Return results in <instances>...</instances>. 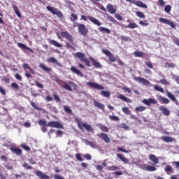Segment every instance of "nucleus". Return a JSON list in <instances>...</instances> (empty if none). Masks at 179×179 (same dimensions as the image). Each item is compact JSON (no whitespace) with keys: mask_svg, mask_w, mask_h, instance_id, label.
Returning <instances> with one entry per match:
<instances>
[{"mask_svg":"<svg viewBox=\"0 0 179 179\" xmlns=\"http://www.w3.org/2000/svg\"><path fill=\"white\" fill-rule=\"evenodd\" d=\"M73 26L74 27H78V32L80 33V34H81V36H83V37H86V36L89 34V29L86 28V25H85L84 24H80L75 22L73 23Z\"/></svg>","mask_w":179,"mask_h":179,"instance_id":"nucleus-1","label":"nucleus"},{"mask_svg":"<svg viewBox=\"0 0 179 179\" xmlns=\"http://www.w3.org/2000/svg\"><path fill=\"white\" fill-rule=\"evenodd\" d=\"M75 121L80 131H83L84 129H86V131L88 132H92L93 131V129L90 124L80 122L78 118H76Z\"/></svg>","mask_w":179,"mask_h":179,"instance_id":"nucleus-2","label":"nucleus"},{"mask_svg":"<svg viewBox=\"0 0 179 179\" xmlns=\"http://www.w3.org/2000/svg\"><path fill=\"white\" fill-rule=\"evenodd\" d=\"M74 57L76 58H79L81 62H85L86 66H88V68H90V66H92V64H90V61H89V59L86 58V55H85V53L78 52L74 55Z\"/></svg>","mask_w":179,"mask_h":179,"instance_id":"nucleus-3","label":"nucleus"},{"mask_svg":"<svg viewBox=\"0 0 179 179\" xmlns=\"http://www.w3.org/2000/svg\"><path fill=\"white\" fill-rule=\"evenodd\" d=\"M47 10L51 12L52 15H56L59 19H62L64 17V14L61 10H58L57 8L51 7L50 6H46Z\"/></svg>","mask_w":179,"mask_h":179,"instance_id":"nucleus-4","label":"nucleus"},{"mask_svg":"<svg viewBox=\"0 0 179 179\" xmlns=\"http://www.w3.org/2000/svg\"><path fill=\"white\" fill-rule=\"evenodd\" d=\"M62 83L63 84H60L61 87H63V89L68 92H72V87H76V84L73 81H69L68 83L62 81Z\"/></svg>","mask_w":179,"mask_h":179,"instance_id":"nucleus-5","label":"nucleus"},{"mask_svg":"<svg viewBox=\"0 0 179 179\" xmlns=\"http://www.w3.org/2000/svg\"><path fill=\"white\" fill-rule=\"evenodd\" d=\"M102 52H103V54H105V55H106V57H108L110 62H115L117 61V58H115V56H114V55H113V53H111V52H110V50L103 49Z\"/></svg>","mask_w":179,"mask_h":179,"instance_id":"nucleus-6","label":"nucleus"},{"mask_svg":"<svg viewBox=\"0 0 179 179\" xmlns=\"http://www.w3.org/2000/svg\"><path fill=\"white\" fill-rule=\"evenodd\" d=\"M87 85L90 87V89H96L97 90H104V86L98 84L96 83L88 82Z\"/></svg>","mask_w":179,"mask_h":179,"instance_id":"nucleus-7","label":"nucleus"},{"mask_svg":"<svg viewBox=\"0 0 179 179\" xmlns=\"http://www.w3.org/2000/svg\"><path fill=\"white\" fill-rule=\"evenodd\" d=\"M134 79L136 80V82H138V83H141V85H143V86H150V82L147 79H145L142 77H134Z\"/></svg>","mask_w":179,"mask_h":179,"instance_id":"nucleus-8","label":"nucleus"},{"mask_svg":"<svg viewBox=\"0 0 179 179\" xmlns=\"http://www.w3.org/2000/svg\"><path fill=\"white\" fill-rule=\"evenodd\" d=\"M48 127H50L51 128H57L59 129H62L64 128L62 124L55 121L48 122Z\"/></svg>","mask_w":179,"mask_h":179,"instance_id":"nucleus-9","label":"nucleus"},{"mask_svg":"<svg viewBox=\"0 0 179 179\" xmlns=\"http://www.w3.org/2000/svg\"><path fill=\"white\" fill-rule=\"evenodd\" d=\"M60 34H61L62 37H64V38H66V40H67L70 43H73V36H72V35L69 34V32H68L66 31H62V32H60Z\"/></svg>","mask_w":179,"mask_h":179,"instance_id":"nucleus-10","label":"nucleus"},{"mask_svg":"<svg viewBox=\"0 0 179 179\" xmlns=\"http://www.w3.org/2000/svg\"><path fill=\"white\" fill-rule=\"evenodd\" d=\"M159 22L161 23H164L165 24H169V26H171L172 29H176V24H174V22L170 21L167 19L160 17L159 18Z\"/></svg>","mask_w":179,"mask_h":179,"instance_id":"nucleus-11","label":"nucleus"},{"mask_svg":"<svg viewBox=\"0 0 179 179\" xmlns=\"http://www.w3.org/2000/svg\"><path fill=\"white\" fill-rule=\"evenodd\" d=\"M97 136L101 138L102 141H104L106 143H110V142H111V139H110V137H108V135L106 133L98 134Z\"/></svg>","mask_w":179,"mask_h":179,"instance_id":"nucleus-12","label":"nucleus"},{"mask_svg":"<svg viewBox=\"0 0 179 179\" xmlns=\"http://www.w3.org/2000/svg\"><path fill=\"white\" fill-rule=\"evenodd\" d=\"M10 152L12 153H14L17 156H22L23 155V152L22 151V149L16 147H11L10 148Z\"/></svg>","mask_w":179,"mask_h":179,"instance_id":"nucleus-13","label":"nucleus"},{"mask_svg":"<svg viewBox=\"0 0 179 179\" xmlns=\"http://www.w3.org/2000/svg\"><path fill=\"white\" fill-rule=\"evenodd\" d=\"M90 60L92 61L93 66H94V68H96V69H101V68H103L101 64L97 62L96 59L93 57H90Z\"/></svg>","mask_w":179,"mask_h":179,"instance_id":"nucleus-14","label":"nucleus"},{"mask_svg":"<svg viewBox=\"0 0 179 179\" xmlns=\"http://www.w3.org/2000/svg\"><path fill=\"white\" fill-rule=\"evenodd\" d=\"M143 103L146 106H150L151 104H157V101L152 98H149L148 99H143Z\"/></svg>","mask_w":179,"mask_h":179,"instance_id":"nucleus-15","label":"nucleus"},{"mask_svg":"<svg viewBox=\"0 0 179 179\" xmlns=\"http://www.w3.org/2000/svg\"><path fill=\"white\" fill-rule=\"evenodd\" d=\"M17 47H19V48H21L22 50H27V51H29L30 52H31V54H34V50H33L31 48L27 47L24 43H17Z\"/></svg>","mask_w":179,"mask_h":179,"instance_id":"nucleus-16","label":"nucleus"},{"mask_svg":"<svg viewBox=\"0 0 179 179\" xmlns=\"http://www.w3.org/2000/svg\"><path fill=\"white\" fill-rule=\"evenodd\" d=\"M87 19H89V20H90V22H92V23H93L96 26H101V22H100V21L96 18L92 17L90 15H88Z\"/></svg>","mask_w":179,"mask_h":179,"instance_id":"nucleus-17","label":"nucleus"},{"mask_svg":"<svg viewBox=\"0 0 179 179\" xmlns=\"http://www.w3.org/2000/svg\"><path fill=\"white\" fill-rule=\"evenodd\" d=\"M132 3L138 8H143L144 9H147L148 8V6L145 4V3L142 2V1H132Z\"/></svg>","mask_w":179,"mask_h":179,"instance_id":"nucleus-18","label":"nucleus"},{"mask_svg":"<svg viewBox=\"0 0 179 179\" xmlns=\"http://www.w3.org/2000/svg\"><path fill=\"white\" fill-rule=\"evenodd\" d=\"M117 158L120 159V160H121V162H122V163H124V164H129V160L128 159V158L122 156V154H117Z\"/></svg>","mask_w":179,"mask_h":179,"instance_id":"nucleus-19","label":"nucleus"},{"mask_svg":"<svg viewBox=\"0 0 179 179\" xmlns=\"http://www.w3.org/2000/svg\"><path fill=\"white\" fill-rule=\"evenodd\" d=\"M36 175L41 179H50V176L44 174L41 171H37Z\"/></svg>","mask_w":179,"mask_h":179,"instance_id":"nucleus-20","label":"nucleus"},{"mask_svg":"<svg viewBox=\"0 0 179 179\" xmlns=\"http://www.w3.org/2000/svg\"><path fill=\"white\" fill-rule=\"evenodd\" d=\"M106 8L108 10V12L114 14L115 13V12H117V8L114 7V6H113V4H108L106 6Z\"/></svg>","mask_w":179,"mask_h":179,"instance_id":"nucleus-21","label":"nucleus"},{"mask_svg":"<svg viewBox=\"0 0 179 179\" xmlns=\"http://www.w3.org/2000/svg\"><path fill=\"white\" fill-rule=\"evenodd\" d=\"M70 69L73 73H76L78 76H83V73L79 69H76V67L73 66Z\"/></svg>","mask_w":179,"mask_h":179,"instance_id":"nucleus-22","label":"nucleus"},{"mask_svg":"<svg viewBox=\"0 0 179 179\" xmlns=\"http://www.w3.org/2000/svg\"><path fill=\"white\" fill-rule=\"evenodd\" d=\"M159 110L162 111V114H164V115H166L169 116L170 115V111L169 110V109L164 106H160L159 107Z\"/></svg>","mask_w":179,"mask_h":179,"instance_id":"nucleus-23","label":"nucleus"},{"mask_svg":"<svg viewBox=\"0 0 179 179\" xmlns=\"http://www.w3.org/2000/svg\"><path fill=\"white\" fill-rule=\"evenodd\" d=\"M149 159L150 160H151V162L155 163V164H157L159 163V158L156 157V155H155L154 154L150 155Z\"/></svg>","mask_w":179,"mask_h":179,"instance_id":"nucleus-24","label":"nucleus"},{"mask_svg":"<svg viewBox=\"0 0 179 179\" xmlns=\"http://www.w3.org/2000/svg\"><path fill=\"white\" fill-rule=\"evenodd\" d=\"M157 99L159 100V101H162V103H163L164 104H169V103H170V100L169 99L164 98L162 96V95H159L157 96Z\"/></svg>","mask_w":179,"mask_h":179,"instance_id":"nucleus-25","label":"nucleus"},{"mask_svg":"<svg viewBox=\"0 0 179 179\" xmlns=\"http://www.w3.org/2000/svg\"><path fill=\"white\" fill-rule=\"evenodd\" d=\"M47 62H48V64H56V65H59V62L54 57L48 58Z\"/></svg>","mask_w":179,"mask_h":179,"instance_id":"nucleus-26","label":"nucleus"},{"mask_svg":"<svg viewBox=\"0 0 179 179\" xmlns=\"http://www.w3.org/2000/svg\"><path fill=\"white\" fill-rule=\"evenodd\" d=\"M49 43L51 45H54L55 47H57V48H61V47H62V44L58 43L55 40H49Z\"/></svg>","mask_w":179,"mask_h":179,"instance_id":"nucleus-27","label":"nucleus"},{"mask_svg":"<svg viewBox=\"0 0 179 179\" xmlns=\"http://www.w3.org/2000/svg\"><path fill=\"white\" fill-rule=\"evenodd\" d=\"M39 67L45 72H51V71H52V69L47 67V66H45V64H44L43 63H41L39 64Z\"/></svg>","mask_w":179,"mask_h":179,"instance_id":"nucleus-28","label":"nucleus"},{"mask_svg":"<svg viewBox=\"0 0 179 179\" xmlns=\"http://www.w3.org/2000/svg\"><path fill=\"white\" fill-rule=\"evenodd\" d=\"M22 67H23V69H29V72H31V73H32V75H36V71H34L33 70V69H31V67H30L29 64H26V63L23 64Z\"/></svg>","mask_w":179,"mask_h":179,"instance_id":"nucleus-29","label":"nucleus"},{"mask_svg":"<svg viewBox=\"0 0 179 179\" xmlns=\"http://www.w3.org/2000/svg\"><path fill=\"white\" fill-rule=\"evenodd\" d=\"M94 107H97L99 110H104V104L94 100Z\"/></svg>","mask_w":179,"mask_h":179,"instance_id":"nucleus-30","label":"nucleus"},{"mask_svg":"<svg viewBox=\"0 0 179 179\" xmlns=\"http://www.w3.org/2000/svg\"><path fill=\"white\" fill-rule=\"evenodd\" d=\"M166 96L167 97H169V99H170V100H171L174 103H177V99H176V96L171 92H166Z\"/></svg>","mask_w":179,"mask_h":179,"instance_id":"nucleus-31","label":"nucleus"},{"mask_svg":"<svg viewBox=\"0 0 179 179\" xmlns=\"http://www.w3.org/2000/svg\"><path fill=\"white\" fill-rule=\"evenodd\" d=\"M98 30L101 33H103V31H104L105 33H107V34H110V33H111V30L108 29V28H106V27H99L98 28Z\"/></svg>","mask_w":179,"mask_h":179,"instance_id":"nucleus-32","label":"nucleus"},{"mask_svg":"<svg viewBox=\"0 0 179 179\" xmlns=\"http://www.w3.org/2000/svg\"><path fill=\"white\" fill-rule=\"evenodd\" d=\"M30 104L31 106H32V107H34V108H35L36 110H38V111H43V113H45V110H44V108L41 107L37 106V105H36V103L31 101Z\"/></svg>","mask_w":179,"mask_h":179,"instance_id":"nucleus-33","label":"nucleus"},{"mask_svg":"<svg viewBox=\"0 0 179 179\" xmlns=\"http://www.w3.org/2000/svg\"><path fill=\"white\" fill-rule=\"evenodd\" d=\"M165 172L166 173V174H172V173H173V167L170 165H168L165 167L164 169Z\"/></svg>","mask_w":179,"mask_h":179,"instance_id":"nucleus-34","label":"nucleus"},{"mask_svg":"<svg viewBox=\"0 0 179 179\" xmlns=\"http://www.w3.org/2000/svg\"><path fill=\"white\" fill-rule=\"evenodd\" d=\"M85 143L86 145H88V146H91L93 149H97V148H99L96 143H94L88 140L85 141Z\"/></svg>","mask_w":179,"mask_h":179,"instance_id":"nucleus-35","label":"nucleus"},{"mask_svg":"<svg viewBox=\"0 0 179 179\" xmlns=\"http://www.w3.org/2000/svg\"><path fill=\"white\" fill-rule=\"evenodd\" d=\"M13 10L15 11V14L18 17H22V14L20 13V11L19 10V8H17V6H13Z\"/></svg>","mask_w":179,"mask_h":179,"instance_id":"nucleus-36","label":"nucleus"},{"mask_svg":"<svg viewBox=\"0 0 179 179\" xmlns=\"http://www.w3.org/2000/svg\"><path fill=\"white\" fill-rule=\"evenodd\" d=\"M119 99H120V100H122L123 101H125L126 103H132V101H131V99H128L127 96H124L123 94H120L119 96Z\"/></svg>","mask_w":179,"mask_h":179,"instance_id":"nucleus-37","label":"nucleus"},{"mask_svg":"<svg viewBox=\"0 0 179 179\" xmlns=\"http://www.w3.org/2000/svg\"><path fill=\"white\" fill-rule=\"evenodd\" d=\"M162 141L164 142H174V138L171 136H162Z\"/></svg>","mask_w":179,"mask_h":179,"instance_id":"nucleus-38","label":"nucleus"},{"mask_svg":"<svg viewBox=\"0 0 179 179\" xmlns=\"http://www.w3.org/2000/svg\"><path fill=\"white\" fill-rule=\"evenodd\" d=\"M122 111L124 113V114H126V115H131V110H129L128 107H123L122 108Z\"/></svg>","mask_w":179,"mask_h":179,"instance_id":"nucleus-39","label":"nucleus"},{"mask_svg":"<svg viewBox=\"0 0 179 179\" xmlns=\"http://www.w3.org/2000/svg\"><path fill=\"white\" fill-rule=\"evenodd\" d=\"M136 15L140 19H146V15H145V14H143V13H142L141 11H136Z\"/></svg>","mask_w":179,"mask_h":179,"instance_id":"nucleus-40","label":"nucleus"},{"mask_svg":"<svg viewBox=\"0 0 179 179\" xmlns=\"http://www.w3.org/2000/svg\"><path fill=\"white\" fill-rule=\"evenodd\" d=\"M145 170L147 171H156V170H157V168L153 166H148L145 167Z\"/></svg>","mask_w":179,"mask_h":179,"instance_id":"nucleus-41","label":"nucleus"},{"mask_svg":"<svg viewBox=\"0 0 179 179\" xmlns=\"http://www.w3.org/2000/svg\"><path fill=\"white\" fill-rule=\"evenodd\" d=\"M107 170H108V171H115V170H120V168L117 166H108Z\"/></svg>","mask_w":179,"mask_h":179,"instance_id":"nucleus-42","label":"nucleus"},{"mask_svg":"<svg viewBox=\"0 0 179 179\" xmlns=\"http://www.w3.org/2000/svg\"><path fill=\"white\" fill-rule=\"evenodd\" d=\"M134 57H137L138 58H142L143 57V52L141 51H136L134 52Z\"/></svg>","mask_w":179,"mask_h":179,"instance_id":"nucleus-43","label":"nucleus"},{"mask_svg":"<svg viewBox=\"0 0 179 179\" xmlns=\"http://www.w3.org/2000/svg\"><path fill=\"white\" fill-rule=\"evenodd\" d=\"M154 89L157 92H160L161 93H164V90L163 89V87H160L159 85H155L154 86Z\"/></svg>","mask_w":179,"mask_h":179,"instance_id":"nucleus-44","label":"nucleus"},{"mask_svg":"<svg viewBox=\"0 0 179 179\" xmlns=\"http://www.w3.org/2000/svg\"><path fill=\"white\" fill-rule=\"evenodd\" d=\"M101 94L103 96V97H110V92L104 90L101 91Z\"/></svg>","mask_w":179,"mask_h":179,"instance_id":"nucleus-45","label":"nucleus"},{"mask_svg":"<svg viewBox=\"0 0 179 179\" xmlns=\"http://www.w3.org/2000/svg\"><path fill=\"white\" fill-rule=\"evenodd\" d=\"M10 87H12V89H14L15 90H19V89H20V87H19V85H17V83H11Z\"/></svg>","mask_w":179,"mask_h":179,"instance_id":"nucleus-46","label":"nucleus"},{"mask_svg":"<svg viewBox=\"0 0 179 179\" xmlns=\"http://www.w3.org/2000/svg\"><path fill=\"white\" fill-rule=\"evenodd\" d=\"M127 27H129V29H136L138 27V24H136L135 22H130L127 25Z\"/></svg>","mask_w":179,"mask_h":179,"instance_id":"nucleus-47","label":"nucleus"},{"mask_svg":"<svg viewBox=\"0 0 179 179\" xmlns=\"http://www.w3.org/2000/svg\"><path fill=\"white\" fill-rule=\"evenodd\" d=\"M70 20L71 22H76V20H78V15H76V14H73V13H72L71 14V18Z\"/></svg>","mask_w":179,"mask_h":179,"instance_id":"nucleus-48","label":"nucleus"},{"mask_svg":"<svg viewBox=\"0 0 179 179\" xmlns=\"http://www.w3.org/2000/svg\"><path fill=\"white\" fill-rule=\"evenodd\" d=\"M117 150L119 152H122L123 153H131V150H125L121 147H117Z\"/></svg>","mask_w":179,"mask_h":179,"instance_id":"nucleus-49","label":"nucleus"},{"mask_svg":"<svg viewBox=\"0 0 179 179\" xmlns=\"http://www.w3.org/2000/svg\"><path fill=\"white\" fill-rule=\"evenodd\" d=\"M55 101H57V103H61V98H59V96H58V94L57 93H54L52 94Z\"/></svg>","mask_w":179,"mask_h":179,"instance_id":"nucleus-50","label":"nucleus"},{"mask_svg":"<svg viewBox=\"0 0 179 179\" xmlns=\"http://www.w3.org/2000/svg\"><path fill=\"white\" fill-rule=\"evenodd\" d=\"M20 146L21 148H22V149H24V150H26V152H30L31 150L30 147H29L26 144H21Z\"/></svg>","mask_w":179,"mask_h":179,"instance_id":"nucleus-51","label":"nucleus"},{"mask_svg":"<svg viewBox=\"0 0 179 179\" xmlns=\"http://www.w3.org/2000/svg\"><path fill=\"white\" fill-rule=\"evenodd\" d=\"M38 124L41 127H48L47 122H45V120H38Z\"/></svg>","mask_w":179,"mask_h":179,"instance_id":"nucleus-52","label":"nucleus"},{"mask_svg":"<svg viewBox=\"0 0 179 179\" xmlns=\"http://www.w3.org/2000/svg\"><path fill=\"white\" fill-rule=\"evenodd\" d=\"M64 110L65 113H67V114H71L72 113V109H71V108H69V106H64Z\"/></svg>","mask_w":179,"mask_h":179,"instance_id":"nucleus-53","label":"nucleus"},{"mask_svg":"<svg viewBox=\"0 0 179 179\" xmlns=\"http://www.w3.org/2000/svg\"><path fill=\"white\" fill-rule=\"evenodd\" d=\"M146 110V107L145 106H138L136 108V111H138L139 113H142V111H145Z\"/></svg>","mask_w":179,"mask_h":179,"instance_id":"nucleus-54","label":"nucleus"},{"mask_svg":"<svg viewBox=\"0 0 179 179\" xmlns=\"http://www.w3.org/2000/svg\"><path fill=\"white\" fill-rule=\"evenodd\" d=\"M109 119L111 121H117V122L120 121V117H118V116L110 115Z\"/></svg>","mask_w":179,"mask_h":179,"instance_id":"nucleus-55","label":"nucleus"},{"mask_svg":"<svg viewBox=\"0 0 179 179\" xmlns=\"http://www.w3.org/2000/svg\"><path fill=\"white\" fill-rule=\"evenodd\" d=\"M145 64L148 66V68H150V69H153V63H152V62L150 61L145 62Z\"/></svg>","mask_w":179,"mask_h":179,"instance_id":"nucleus-56","label":"nucleus"},{"mask_svg":"<svg viewBox=\"0 0 179 179\" xmlns=\"http://www.w3.org/2000/svg\"><path fill=\"white\" fill-rule=\"evenodd\" d=\"M164 10L166 13L171 12V6L170 5L165 6Z\"/></svg>","mask_w":179,"mask_h":179,"instance_id":"nucleus-57","label":"nucleus"},{"mask_svg":"<svg viewBox=\"0 0 179 179\" xmlns=\"http://www.w3.org/2000/svg\"><path fill=\"white\" fill-rule=\"evenodd\" d=\"M22 167H24V169H27V170H31V169H33V166L29 165L27 163H24Z\"/></svg>","mask_w":179,"mask_h":179,"instance_id":"nucleus-58","label":"nucleus"},{"mask_svg":"<svg viewBox=\"0 0 179 179\" xmlns=\"http://www.w3.org/2000/svg\"><path fill=\"white\" fill-rule=\"evenodd\" d=\"M159 83H161L162 85H170V82H169L166 79H161V80H159Z\"/></svg>","mask_w":179,"mask_h":179,"instance_id":"nucleus-59","label":"nucleus"},{"mask_svg":"<svg viewBox=\"0 0 179 179\" xmlns=\"http://www.w3.org/2000/svg\"><path fill=\"white\" fill-rule=\"evenodd\" d=\"M101 131L103 132H108V127L104 125L100 127Z\"/></svg>","mask_w":179,"mask_h":179,"instance_id":"nucleus-60","label":"nucleus"},{"mask_svg":"<svg viewBox=\"0 0 179 179\" xmlns=\"http://www.w3.org/2000/svg\"><path fill=\"white\" fill-rule=\"evenodd\" d=\"M76 158L78 162H83V158L82 157V155H80V153H77L76 155Z\"/></svg>","mask_w":179,"mask_h":179,"instance_id":"nucleus-61","label":"nucleus"},{"mask_svg":"<svg viewBox=\"0 0 179 179\" xmlns=\"http://www.w3.org/2000/svg\"><path fill=\"white\" fill-rule=\"evenodd\" d=\"M83 157L84 159H86V160H92V155L90 154H85L83 155Z\"/></svg>","mask_w":179,"mask_h":179,"instance_id":"nucleus-62","label":"nucleus"},{"mask_svg":"<svg viewBox=\"0 0 179 179\" xmlns=\"http://www.w3.org/2000/svg\"><path fill=\"white\" fill-rule=\"evenodd\" d=\"M121 39L122 40V41H131V38L128 36H122Z\"/></svg>","mask_w":179,"mask_h":179,"instance_id":"nucleus-63","label":"nucleus"},{"mask_svg":"<svg viewBox=\"0 0 179 179\" xmlns=\"http://www.w3.org/2000/svg\"><path fill=\"white\" fill-rule=\"evenodd\" d=\"M54 178L55 179H65V178H64V176H61L59 174L55 175Z\"/></svg>","mask_w":179,"mask_h":179,"instance_id":"nucleus-64","label":"nucleus"}]
</instances>
